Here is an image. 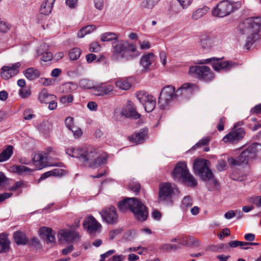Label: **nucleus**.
Masks as SVG:
<instances>
[{"label":"nucleus","mask_w":261,"mask_h":261,"mask_svg":"<svg viewBox=\"0 0 261 261\" xmlns=\"http://www.w3.org/2000/svg\"><path fill=\"white\" fill-rule=\"evenodd\" d=\"M251 159H252L249 157L247 152L244 150L238 157L237 162H238V164H240V165L242 164H247Z\"/></svg>","instance_id":"obj_42"},{"label":"nucleus","mask_w":261,"mask_h":261,"mask_svg":"<svg viewBox=\"0 0 261 261\" xmlns=\"http://www.w3.org/2000/svg\"><path fill=\"white\" fill-rule=\"evenodd\" d=\"M12 169L14 172L17 173L19 174L29 173L33 171L32 169L23 165H14L13 166Z\"/></svg>","instance_id":"obj_37"},{"label":"nucleus","mask_w":261,"mask_h":261,"mask_svg":"<svg viewBox=\"0 0 261 261\" xmlns=\"http://www.w3.org/2000/svg\"><path fill=\"white\" fill-rule=\"evenodd\" d=\"M121 114L128 118L137 119L140 118V114L136 110L134 103L130 100L127 101L126 107L121 111Z\"/></svg>","instance_id":"obj_18"},{"label":"nucleus","mask_w":261,"mask_h":261,"mask_svg":"<svg viewBox=\"0 0 261 261\" xmlns=\"http://www.w3.org/2000/svg\"><path fill=\"white\" fill-rule=\"evenodd\" d=\"M87 108L90 111H95L97 110V105L94 101H90L87 104Z\"/></svg>","instance_id":"obj_60"},{"label":"nucleus","mask_w":261,"mask_h":261,"mask_svg":"<svg viewBox=\"0 0 261 261\" xmlns=\"http://www.w3.org/2000/svg\"><path fill=\"white\" fill-rule=\"evenodd\" d=\"M27 187L26 183L23 180L16 181L12 186L9 187L7 190L10 191L17 192L18 194L21 193V189Z\"/></svg>","instance_id":"obj_32"},{"label":"nucleus","mask_w":261,"mask_h":261,"mask_svg":"<svg viewBox=\"0 0 261 261\" xmlns=\"http://www.w3.org/2000/svg\"><path fill=\"white\" fill-rule=\"evenodd\" d=\"M38 99L41 103L47 104L54 99H56V97L49 93L46 89H43L39 93Z\"/></svg>","instance_id":"obj_24"},{"label":"nucleus","mask_w":261,"mask_h":261,"mask_svg":"<svg viewBox=\"0 0 261 261\" xmlns=\"http://www.w3.org/2000/svg\"><path fill=\"white\" fill-rule=\"evenodd\" d=\"M83 226L86 228L87 231L90 234H93L97 231L100 229L101 224L92 216L86 218L83 222Z\"/></svg>","instance_id":"obj_16"},{"label":"nucleus","mask_w":261,"mask_h":261,"mask_svg":"<svg viewBox=\"0 0 261 261\" xmlns=\"http://www.w3.org/2000/svg\"><path fill=\"white\" fill-rule=\"evenodd\" d=\"M154 60V56L152 53H149L142 56L140 61V64L143 68V70L147 71L149 70L150 66Z\"/></svg>","instance_id":"obj_22"},{"label":"nucleus","mask_w":261,"mask_h":261,"mask_svg":"<svg viewBox=\"0 0 261 261\" xmlns=\"http://www.w3.org/2000/svg\"><path fill=\"white\" fill-rule=\"evenodd\" d=\"M19 94L21 97L26 98L29 97L31 95V92L28 90H20Z\"/></svg>","instance_id":"obj_61"},{"label":"nucleus","mask_w":261,"mask_h":261,"mask_svg":"<svg viewBox=\"0 0 261 261\" xmlns=\"http://www.w3.org/2000/svg\"><path fill=\"white\" fill-rule=\"evenodd\" d=\"M55 1L44 0L40 7V13L42 14L48 15L51 11Z\"/></svg>","instance_id":"obj_25"},{"label":"nucleus","mask_w":261,"mask_h":261,"mask_svg":"<svg viewBox=\"0 0 261 261\" xmlns=\"http://www.w3.org/2000/svg\"><path fill=\"white\" fill-rule=\"evenodd\" d=\"M161 0H144L141 3L142 8L149 10L152 9Z\"/></svg>","instance_id":"obj_39"},{"label":"nucleus","mask_w":261,"mask_h":261,"mask_svg":"<svg viewBox=\"0 0 261 261\" xmlns=\"http://www.w3.org/2000/svg\"><path fill=\"white\" fill-rule=\"evenodd\" d=\"M210 141V139L208 137H205L201 139L197 142L193 147V149H196L197 148H200L202 146H204Z\"/></svg>","instance_id":"obj_47"},{"label":"nucleus","mask_w":261,"mask_h":261,"mask_svg":"<svg viewBox=\"0 0 261 261\" xmlns=\"http://www.w3.org/2000/svg\"><path fill=\"white\" fill-rule=\"evenodd\" d=\"M113 90V85L101 83L95 86L93 94L96 96H104L110 94Z\"/></svg>","instance_id":"obj_17"},{"label":"nucleus","mask_w":261,"mask_h":261,"mask_svg":"<svg viewBox=\"0 0 261 261\" xmlns=\"http://www.w3.org/2000/svg\"><path fill=\"white\" fill-rule=\"evenodd\" d=\"M251 112L254 114L261 113V104L256 105L251 110Z\"/></svg>","instance_id":"obj_64"},{"label":"nucleus","mask_w":261,"mask_h":261,"mask_svg":"<svg viewBox=\"0 0 261 261\" xmlns=\"http://www.w3.org/2000/svg\"><path fill=\"white\" fill-rule=\"evenodd\" d=\"M196 86L194 84L187 83L180 87L175 93L176 97L186 95L188 94H191L196 89Z\"/></svg>","instance_id":"obj_20"},{"label":"nucleus","mask_w":261,"mask_h":261,"mask_svg":"<svg viewBox=\"0 0 261 261\" xmlns=\"http://www.w3.org/2000/svg\"><path fill=\"white\" fill-rule=\"evenodd\" d=\"M13 153V147L8 145L0 154V162H4L9 160Z\"/></svg>","instance_id":"obj_31"},{"label":"nucleus","mask_w":261,"mask_h":261,"mask_svg":"<svg viewBox=\"0 0 261 261\" xmlns=\"http://www.w3.org/2000/svg\"><path fill=\"white\" fill-rule=\"evenodd\" d=\"M147 134V130L142 129L140 132L135 133L129 137V140L135 144H140L144 142L145 138Z\"/></svg>","instance_id":"obj_23"},{"label":"nucleus","mask_w":261,"mask_h":261,"mask_svg":"<svg viewBox=\"0 0 261 261\" xmlns=\"http://www.w3.org/2000/svg\"><path fill=\"white\" fill-rule=\"evenodd\" d=\"M260 148L261 146L258 143H253L249 145L245 151L247 152L249 157L253 159L256 157L257 152Z\"/></svg>","instance_id":"obj_30"},{"label":"nucleus","mask_w":261,"mask_h":261,"mask_svg":"<svg viewBox=\"0 0 261 261\" xmlns=\"http://www.w3.org/2000/svg\"><path fill=\"white\" fill-rule=\"evenodd\" d=\"M178 192L176 186L174 184H161L159 187V200L165 203L171 202L172 196Z\"/></svg>","instance_id":"obj_7"},{"label":"nucleus","mask_w":261,"mask_h":261,"mask_svg":"<svg viewBox=\"0 0 261 261\" xmlns=\"http://www.w3.org/2000/svg\"><path fill=\"white\" fill-rule=\"evenodd\" d=\"M118 35L112 32H107L100 35V40L102 42L110 41L117 39Z\"/></svg>","instance_id":"obj_38"},{"label":"nucleus","mask_w":261,"mask_h":261,"mask_svg":"<svg viewBox=\"0 0 261 261\" xmlns=\"http://www.w3.org/2000/svg\"><path fill=\"white\" fill-rule=\"evenodd\" d=\"M40 237L46 240L47 243H54L55 242V233L52 229L47 227H42L39 230Z\"/></svg>","instance_id":"obj_21"},{"label":"nucleus","mask_w":261,"mask_h":261,"mask_svg":"<svg viewBox=\"0 0 261 261\" xmlns=\"http://www.w3.org/2000/svg\"><path fill=\"white\" fill-rule=\"evenodd\" d=\"M119 209L122 212L129 210L136 219L140 221L147 219L148 212L146 206L137 198H127L118 203Z\"/></svg>","instance_id":"obj_3"},{"label":"nucleus","mask_w":261,"mask_h":261,"mask_svg":"<svg viewBox=\"0 0 261 261\" xmlns=\"http://www.w3.org/2000/svg\"><path fill=\"white\" fill-rule=\"evenodd\" d=\"M38 54V55L40 56L41 59L44 62L49 61L53 59V54L49 51H45L41 52L40 50H39Z\"/></svg>","instance_id":"obj_44"},{"label":"nucleus","mask_w":261,"mask_h":261,"mask_svg":"<svg viewBox=\"0 0 261 261\" xmlns=\"http://www.w3.org/2000/svg\"><path fill=\"white\" fill-rule=\"evenodd\" d=\"M24 118L25 120H31L35 117V115L31 113L30 110H27L23 113Z\"/></svg>","instance_id":"obj_58"},{"label":"nucleus","mask_w":261,"mask_h":261,"mask_svg":"<svg viewBox=\"0 0 261 261\" xmlns=\"http://www.w3.org/2000/svg\"><path fill=\"white\" fill-rule=\"evenodd\" d=\"M114 49L113 58L118 60L119 57L125 61H130L138 57L140 53L137 50L135 44L125 40L115 41L112 44Z\"/></svg>","instance_id":"obj_4"},{"label":"nucleus","mask_w":261,"mask_h":261,"mask_svg":"<svg viewBox=\"0 0 261 261\" xmlns=\"http://www.w3.org/2000/svg\"><path fill=\"white\" fill-rule=\"evenodd\" d=\"M179 248H180V246L175 244H165L162 246L163 250L166 251H175Z\"/></svg>","instance_id":"obj_46"},{"label":"nucleus","mask_w":261,"mask_h":261,"mask_svg":"<svg viewBox=\"0 0 261 261\" xmlns=\"http://www.w3.org/2000/svg\"><path fill=\"white\" fill-rule=\"evenodd\" d=\"M137 99L143 106L147 113L152 112L156 105L155 98L151 95L144 91H140L136 95Z\"/></svg>","instance_id":"obj_9"},{"label":"nucleus","mask_w":261,"mask_h":261,"mask_svg":"<svg viewBox=\"0 0 261 261\" xmlns=\"http://www.w3.org/2000/svg\"><path fill=\"white\" fill-rule=\"evenodd\" d=\"M213 61L212 63V67L216 71L220 70H230L231 68L236 66V63L233 62L223 61L220 59L212 58L204 60L202 63H209Z\"/></svg>","instance_id":"obj_11"},{"label":"nucleus","mask_w":261,"mask_h":261,"mask_svg":"<svg viewBox=\"0 0 261 261\" xmlns=\"http://www.w3.org/2000/svg\"><path fill=\"white\" fill-rule=\"evenodd\" d=\"M10 247V241L5 234L0 235V252L7 251Z\"/></svg>","instance_id":"obj_33"},{"label":"nucleus","mask_w":261,"mask_h":261,"mask_svg":"<svg viewBox=\"0 0 261 261\" xmlns=\"http://www.w3.org/2000/svg\"><path fill=\"white\" fill-rule=\"evenodd\" d=\"M62 170L56 169L43 173L39 178V180H42L51 176H58L62 173Z\"/></svg>","instance_id":"obj_40"},{"label":"nucleus","mask_w":261,"mask_h":261,"mask_svg":"<svg viewBox=\"0 0 261 261\" xmlns=\"http://www.w3.org/2000/svg\"><path fill=\"white\" fill-rule=\"evenodd\" d=\"M245 134V132L243 127H237L234 126L232 130L223 138L225 143H236L242 139Z\"/></svg>","instance_id":"obj_12"},{"label":"nucleus","mask_w":261,"mask_h":261,"mask_svg":"<svg viewBox=\"0 0 261 261\" xmlns=\"http://www.w3.org/2000/svg\"><path fill=\"white\" fill-rule=\"evenodd\" d=\"M199 45L203 49H208L212 46V40L207 34H202L200 37Z\"/></svg>","instance_id":"obj_26"},{"label":"nucleus","mask_w":261,"mask_h":261,"mask_svg":"<svg viewBox=\"0 0 261 261\" xmlns=\"http://www.w3.org/2000/svg\"><path fill=\"white\" fill-rule=\"evenodd\" d=\"M189 172L186 162H179L172 172V177L175 181H179Z\"/></svg>","instance_id":"obj_15"},{"label":"nucleus","mask_w":261,"mask_h":261,"mask_svg":"<svg viewBox=\"0 0 261 261\" xmlns=\"http://www.w3.org/2000/svg\"><path fill=\"white\" fill-rule=\"evenodd\" d=\"M208 161L205 160H196L193 164L195 174L198 175L205 181H210L215 188L218 189V182L214 178L213 174L207 166Z\"/></svg>","instance_id":"obj_5"},{"label":"nucleus","mask_w":261,"mask_h":261,"mask_svg":"<svg viewBox=\"0 0 261 261\" xmlns=\"http://www.w3.org/2000/svg\"><path fill=\"white\" fill-rule=\"evenodd\" d=\"M121 232L120 229H114L110 231L109 232V238L111 240H113L116 236V234H118Z\"/></svg>","instance_id":"obj_63"},{"label":"nucleus","mask_w":261,"mask_h":261,"mask_svg":"<svg viewBox=\"0 0 261 261\" xmlns=\"http://www.w3.org/2000/svg\"><path fill=\"white\" fill-rule=\"evenodd\" d=\"M102 220L108 224H115L118 222V214L113 206L105 207L99 212Z\"/></svg>","instance_id":"obj_10"},{"label":"nucleus","mask_w":261,"mask_h":261,"mask_svg":"<svg viewBox=\"0 0 261 261\" xmlns=\"http://www.w3.org/2000/svg\"><path fill=\"white\" fill-rule=\"evenodd\" d=\"M189 187H194L197 185V181L194 177L189 172L181 180Z\"/></svg>","instance_id":"obj_35"},{"label":"nucleus","mask_w":261,"mask_h":261,"mask_svg":"<svg viewBox=\"0 0 261 261\" xmlns=\"http://www.w3.org/2000/svg\"><path fill=\"white\" fill-rule=\"evenodd\" d=\"M81 51L80 48L75 47L70 50L69 53V56L71 60H77L80 56Z\"/></svg>","instance_id":"obj_45"},{"label":"nucleus","mask_w":261,"mask_h":261,"mask_svg":"<svg viewBox=\"0 0 261 261\" xmlns=\"http://www.w3.org/2000/svg\"><path fill=\"white\" fill-rule=\"evenodd\" d=\"M209 10V8L206 6L198 8L193 12L192 19L193 20H197L202 17Z\"/></svg>","instance_id":"obj_34"},{"label":"nucleus","mask_w":261,"mask_h":261,"mask_svg":"<svg viewBox=\"0 0 261 261\" xmlns=\"http://www.w3.org/2000/svg\"><path fill=\"white\" fill-rule=\"evenodd\" d=\"M117 87L123 90H128L131 87V84L126 80L121 79L116 82Z\"/></svg>","instance_id":"obj_43"},{"label":"nucleus","mask_w":261,"mask_h":261,"mask_svg":"<svg viewBox=\"0 0 261 261\" xmlns=\"http://www.w3.org/2000/svg\"><path fill=\"white\" fill-rule=\"evenodd\" d=\"M66 153L73 158L87 162L89 166L96 168L106 163L108 157L107 155H100L97 150L93 148L87 150L80 148H69L66 149Z\"/></svg>","instance_id":"obj_1"},{"label":"nucleus","mask_w":261,"mask_h":261,"mask_svg":"<svg viewBox=\"0 0 261 261\" xmlns=\"http://www.w3.org/2000/svg\"><path fill=\"white\" fill-rule=\"evenodd\" d=\"M189 72L199 80L204 81H211L214 78L213 73L210 67L206 66L191 67Z\"/></svg>","instance_id":"obj_8"},{"label":"nucleus","mask_w":261,"mask_h":261,"mask_svg":"<svg viewBox=\"0 0 261 261\" xmlns=\"http://www.w3.org/2000/svg\"><path fill=\"white\" fill-rule=\"evenodd\" d=\"M183 9H187L192 4L193 0H176Z\"/></svg>","instance_id":"obj_52"},{"label":"nucleus","mask_w":261,"mask_h":261,"mask_svg":"<svg viewBox=\"0 0 261 261\" xmlns=\"http://www.w3.org/2000/svg\"><path fill=\"white\" fill-rule=\"evenodd\" d=\"M65 123L66 127L69 130H71L72 128H73V126H75L73 125V118L71 117H68L65 119Z\"/></svg>","instance_id":"obj_56"},{"label":"nucleus","mask_w":261,"mask_h":261,"mask_svg":"<svg viewBox=\"0 0 261 261\" xmlns=\"http://www.w3.org/2000/svg\"><path fill=\"white\" fill-rule=\"evenodd\" d=\"M260 28V21L258 18H248L240 23L239 31L246 37L245 46L247 49L258 39Z\"/></svg>","instance_id":"obj_2"},{"label":"nucleus","mask_w":261,"mask_h":261,"mask_svg":"<svg viewBox=\"0 0 261 261\" xmlns=\"http://www.w3.org/2000/svg\"><path fill=\"white\" fill-rule=\"evenodd\" d=\"M100 45L97 43H93L89 47V50L91 52H97L100 49Z\"/></svg>","instance_id":"obj_59"},{"label":"nucleus","mask_w":261,"mask_h":261,"mask_svg":"<svg viewBox=\"0 0 261 261\" xmlns=\"http://www.w3.org/2000/svg\"><path fill=\"white\" fill-rule=\"evenodd\" d=\"M182 206L186 208L191 206L192 205V200L190 196L185 197L182 201Z\"/></svg>","instance_id":"obj_53"},{"label":"nucleus","mask_w":261,"mask_h":261,"mask_svg":"<svg viewBox=\"0 0 261 261\" xmlns=\"http://www.w3.org/2000/svg\"><path fill=\"white\" fill-rule=\"evenodd\" d=\"M70 130L72 131L74 137L75 138H79L82 136L83 134L81 129L76 126H73V128H72Z\"/></svg>","instance_id":"obj_54"},{"label":"nucleus","mask_w":261,"mask_h":261,"mask_svg":"<svg viewBox=\"0 0 261 261\" xmlns=\"http://www.w3.org/2000/svg\"><path fill=\"white\" fill-rule=\"evenodd\" d=\"M80 86L84 89H92V92L94 91V89L95 86L94 85L93 81L88 79H83L80 81Z\"/></svg>","instance_id":"obj_41"},{"label":"nucleus","mask_w":261,"mask_h":261,"mask_svg":"<svg viewBox=\"0 0 261 261\" xmlns=\"http://www.w3.org/2000/svg\"><path fill=\"white\" fill-rule=\"evenodd\" d=\"M10 28V25L0 18V32L6 33Z\"/></svg>","instance_id":"obj_50"},{"label":"nucleus","mask_w":261,"mask_h":261,"mask_svg":"<svg viewBox=\"0 0 261 261\" xmlns=\"http://www.w3.org/2000/svg\"><path fill=\"white\" fill-rule=\"evenodd\" d=\"M241 6L240 2L222 1L219 2L213 9L212 14L214 16L223 17L238 10Z\"/></svg>","instance_id":"obj_6"},{"label":"nucleus","mask_w":261,"mask_h":261,"mask_svg":"<svg viewBox=\"0 0 261 261\" xmlns=\"http://www.w3.org/2000/svg\"><path fill=\"white\" fill-rule=\"evenodd\" d=\"M21 64L19 62L14 63L11 66H3L1 70V77L5 80H8L16 75L19 72V68Z\"/></svg>","instance_id":"obj_14"},{"label":"nucleus","mask_w":261,"mask_h":261,"mask_svg":"<svg viewBox=\"0 0 261 261\" xmlns=\"http://www.w3.org/2000/svg\"><path fill=\"white\" fill-rule=\"evenodd\" d=\"M13 238L15 243L18 245H24L29 242V239L26 237L25 234L19 231H16L14 233Z\"/></svg>","instance_id":"obj_29"},{"label":"nucleus","mask_w":261,"mask_h":261,"mask_svg":"<svg viewBox=\"0 0 261 261\" xmlns=\"http://www.w3.org/2000/svg\"><path fill=\"white\" fill-rule=\"evenodd\" d=\"M73 97L72 95H64L60 98V102L63 104H68L73 101Z\"/></svg>","instance_id":"obj_51"},{"label":"nucleus","mask_w":261,"mask_h":261,"mask_svg":"<svg viewBox=\"0 0 261 261\" xmlns=\"http://www.w3.org/2000/svg\"><path fill=\"white\" fill-rule=\"evenodd\" d=\"M33 161L39 165L41 167L48 166L47 157L46 153L35 154L33 158Z\"/></svg>","instance_id":"obj_27"},{"label":"nucleus","mask_w":261,"mask_h":261,"mask_svg":"<svg viewBox=\"0 0 261 261\" xmlns=\"http://www.w3.org/2000/svg\"><path fill=\"white\" fill-rule=\"evenodd\" d=\"M23 72L25 77L30 81L34 80L40 75V71L38 69L32 67L25 69Z\"/></svg>","instance_id":"obj_28"},{"label":"nucleus","mask_w":261,"mask_h":261,"mask_svg":"<svg viewBox=\"0 0 261 261\" xmlns=\"http://www.w3.org/2000/svg\"><path fill=\"white\" fill-rule=\"evenodd\" d=\"M248 201L255 204L257 207H261V196H252L248 198Z\"/></svg>","instance_id":"obj_48"},{"label":"nucleus","mask_w":261,"mask_h":261,"mask_svg":"<svg viewBox=\"0 0 261 261\" xmlns=\"http://www.w3.org/2000/svg\"><path fill=\"white\" fill-rule=\"evenodd\" d=\"M246 242H241L239 241H231L229 243V245L231 248L240 246V245H247Z\"/></svg>","instance_id":"obj_57"},{"label":"nucleus","mask_w":261,"mask_h":261,"mask_svg":"<svg viewBox=\"0 0 261 261\" xmlns=\"http://www.w3.org/2000/svg\"><path fill=\"white\" fill-rule=\"evenodd\" d=\"M226 165V163L225 161L223 160L220 161L217 166V168L220 171H223L224 170Z\"/></svg>","instance_id":"obj_62"},{"label":"nucleus","mask_w":261,"mask_h":261,"mask_svg":"<svg viewBox=\"0 0 261 261\" xmlns=\"http://www.w3.org/2000/svg\"><path fill=\"white\" fill-rule=\"evenodd\" d=\"M175 93V88L172 86H167L162 89L159 98V102L161 103L162 108H164L169 101L174 97H176Z\"/></svg>","instance_id":"obj_13"},{"label":"nucleus","mask_w":261,"mask_h":261,"mask_svg":"<svg viewBox=\"0 0 261 261\" xmlns=\"http://www.w3.org/2000/svg\"><path fill=\"white\" fill-rule=\"evenodd\" d=\"M60 240L66 242H73L79 239V235L76 231L71 230H61L58 233Z\"/></svg>","instance_id":"obj_19"},{"label":"nucleus","mask_w":261,"mask_h":261,"mask_svg":"<svg viewBox=\"0 0 261 261\" xmlns=\"http://www.w3.org/2000/svg\"><path fill=\"white\" fill-rule=\"evenodd\" d=\"M189 244L191 247H196L200 245V243L198 240L196 239L193 237H189Z\"/></svg>","instance_id":"obj_55"},{"label":"nucleus","mask_w":261,"mask_h":261,"mask_svg":"<svg viewBox=\"0 0 261 261\" xmlns=\"http://www.w3.org/2000/svg\"><path fill=\"white\" fill-rule=\"evenodd\" d=\"M128 187L131 191H134L137 193L139 192L141 188V186L139 183L133 181L129 183Z\"/></svg>","instance_id":"obj_49"},{"label":"nucleus","mask_w":261,"mask_h":261,"mask_svg":"<svg viewBox=\"0 0 261 261\" xmlns=\"http://www.w3.org/2000/svg\"><path fill=\"white\" fill-rule=\"evenodd\" d=\"M96 29L94 25H88L82 28L77 34L79 38H83L85 35H88Z\"/></svg>","instance_id":"obj_36"}]
</instances>
